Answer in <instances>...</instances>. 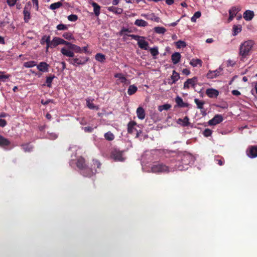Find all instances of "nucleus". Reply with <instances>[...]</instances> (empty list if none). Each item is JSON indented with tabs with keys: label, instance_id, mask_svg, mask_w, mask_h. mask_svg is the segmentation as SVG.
Here are the masks:
<instances>
[{
	"label": "nucleus",
	"instance_id": "f257e3e1",
	"mask_svg": "<svg viewBox=\"0 0 257 257\" xmlns=\"http://www.w3.org/2000/svg\"><path fill=\"white\" fill-rule=\"evenodd\" d=\"M254 42L252 40H248L242 43L239 47V54L241 57V59L246 58L251 53Z\"/></svg>",
	"mask_w": 257,
	"mask_h": 257
},
{
	"label": "nucleus",
	"instance_id": "f03ea898",
	"mask_svg": "<svg viewBox=\"0 0 257 257\" xmlns=\"http://www.w3.org/2000/svg\"><path fill=\"white\" fill-rule=\"evenodd\" d=\"M60 51L64 56L74 57L75 56L74 53H82V49L79 46L71 43L69 47H63Z\"/></svg>",
	"mask_w": 257,
	"mask_h": 257
},
{
	"label": "nucleus",
	"instance_id": "7ed1b4c3",
	"mask_svg": "<svg viewBox=\"0 0 257 257\" xmlns=\"http://www.w3.org/2000/svg\"><path fill=\"white\" fill-rule=\"evenodd\" d=\"M69 58L68 59H67V61L74 66L84 65L89 59L87 57L81 56Z\"/></svg>",
	"mask_w": 257,
	"mask_h": 257
},
{
	"label": "nucleus",
	"instance_id": "20e7f679",
	"mask_svg": "<svg viewBox=\"0 0 257 257\" xmlns=\"http://www.w3.org/2000/svg\"><path fill=\"white\" fill-rule=\"evenodd\" d=\"M127 36L137 41L138 45L141 49L145 50H147L148 49L149 43L145 40V37L134 34H131Z\"/></svg>",
	"mask_w": 257,
	"mask_h": 257
},
{
	"label": "nucleus",
	"instance_id": "39448f33",
	"mask_svg": "<svg viewBox=\"0 0 257 257\" xmlns=\"http://www.w3.org/2000/svg\"><path fill=\"white\" fill-rule=\"evenodd\" d=\"M151 171L154 173H168L169 168L168 166L162 163H158L152 165Z\"/></svg>",
	"mask_w": 257,
	"mask_h": 257
},
{
	"label": "nucleus",
	"instance_id": "423d86ee",
	"mask_svg": "<svg viewBox=\"0 0 257 257\" xmlns=\"http://www.w3.org/2000/svg\"><path fill=\"white\" fill-rule=\"evenodd\" d=\"M101 164L97 160L93 159L90 168H88V174L84 175L86 177H91L97 172V169L100 168Z\"/></svg>",
	"mask_w": 257,
	"mask_h": 257
},
{
	"label": "nucleus",
	"instance_id": "0eeeda50",
	"mask_svg": "<svg viewBox=\"0 0 257 257\" xmlns=\"http://www.w3.org/2000/svg\"><path fill=\"white\" fill-rule=\"evenodd\" d=\"M76 166L80 170H81L83 176L88 174V168L87 167L85 163V159L83 158L80 157L77 159Z\"/></svg>",
	"mask_w": 257,
	"mask_h": 257
},
{
	"label": "nucleus",
	"instance_id": "6e6552de",
	"mask_svg": "<svg viewBox=\"0 0 257 257\" xmlns=\"http://www.w3.org/2000/svg\"><path fill=\"white\" fill-rule=\"evenodd\" d=\"M123 151H120L119 150L114 149L113 150L110 154L111 158L115 161L122 162L124 159L122 157Z\"/></svg>",
	"mask_w": 257,
	"mask_h": 257
},
{
	"label": "nucleus",
	"instance_id": "1a4fd4ad",
	"mask_svg": "<svg viewBox=\"0 0 257 257\" xmlns=\"http://www.w3.org/2000/svg\"><path fill=\"white\" fill-rule=\"evenodd\" d=\"M31 8V4L30 2L26 4L23 10L24 20L25 23H28L31 19V13L30 9Z\"/></svg>",
	"mask_w": 257,
	"mask_h": 257
},
{
	"label": "nucleus",
	"instance_id": "9d476101",
	"mask_svg": "<svg viewBox=\"0 0 257 257\" xmlns=\"http://www.w3.org/2000/svg\"><path fill=\"white\" fill-rule=\"evenodd\" d=\"M198 81V78L196 77H194L192 78L188 79L184 83V89H189L190 86L195 88Z\"/></svg>",
	"mask_w": 257,
	"mask_h": 257
},
{
	"label": "nucleus",
	"instance_id": "9b49d317",
	"mask_svg": "<svg viewBox=\"0 0 257 257\" xmlns=\"http://www.w3.org/2000/svg\"><path fill=\"white\" fill-rule=\"evenodd\" d=\"M247 155L251 158H254L257 157V146H249L246 150Z\"/></svg>",
	"mask_w": 257,
	"mask_h": 257
},
{
	"label": "nucleus",
	"instance_id": "f8f14e48",
	"mask_svg": "<svg viewBox=\"0 0 257 257\" xmlns=\"http://www.w3.org/2000/svg\"><path fill=\"white\" fill-rule=\"evenodd\" d=\"M137 124L136 122L133 121H131L127 124V133L128 134H134L135 132H137L136 138L139 137V132L135 128V126Z\"/></svg>",
	"mask_w": 257,
	"mask_h": 257
},
{
	"label": "nucleus",
	"instance_id": "ddd939ff",
	"mask_svg": "<svg viewBox=\"0 0 257 257\" xmlns=\"http://www.w3.org/2000/svg\"><path fill=\"white\" fill-rule=\"evenodd\" d=\"M223 120V117L221 115L216 114L211 119L208 121L210 125H215L220 123Z\"/></svg>",
	"mask_w": 257,
	"mask_h": 257
},
{
	"label": "nucleus",
	"instance_id": "4468645a",
	"mask_svg": "<svg viewBox=\"0 0 257 257\" xmlns=\"http://www.w3.org/2000/svg\"><path fill=\"white\" fill-rule=\"evenodd\" d=\"M49 67V64L45 62H41L39 64L37 65L38 70L42 72H48Z\"/></svg>",
	"mask_w": 257,
	"mask_h": 257
},
{
	"label": "nucleus",
	"instance_id": "2eb2a0df",
	"mask_svg": "<svg viewBox=\"0 0 257 257\" xmlns=\"http://www.w3.org/2000/svg\"><path fill=\"white\" fill-rule=\"evenodd\" d=\"M205 93L209 98H216L219 95V91L212 88L207 89Z\"/></svg>",
	"mask_w": 257,
	"mask_h": 257
},
{
	"label": "nucleus",
	"instance_id": "dca6fc26",
	"mask_svg": "<svg viewBox=\"0 0 257 257\" xmlns=\"http://www.w3.org/2000/svg\"><path fill=\"white\" fill-rule=\"evenodd\" d=\"M40 43L42 45H44L45 43H46V52L48 51L49 48L51 47V46L50 36L46 35L43 36L41 40Z\"/></svg>",
	"mask_w": 257,
	"mask_h": 257
},
{
	"label": "nucleus",
	"instance_id": "f3484780",
	"mask_svg": "<svg viewBox=\"0 0 257 257\" xmlns=\"http://www.w3.org/2000/svg\"><path fill=\"white\" fill-rule=\"evenodd\" d=\"M222 70V68H219L215 71H209L207 74V78L212 79L217 77L220 74V72Z\"/></svg>",
	"mask_w": 257,
	"mask_h": 257
},
{
	"label": "nucleus",
	"instance_id": "a211bd4d",
	"mask_svg": "<svg viewBox=\"0 0 257 257\" xmlns=\"http://www.w3.org/2000/svg\"><path fill=\"white\" fill-rule=\"evenodd\" d=\"M254 16L252 11L246 10L243 14V18L246 21H251Z\"/></svg>",
	"mask_w": 257,
	"mask_h": 257
},
{
	"label": "nucleus",
	"instance_id": "6ab92c4d",
	"mask_svg": "<svg viewBox=\"0 0 257 257\" xmlns=\"http://www.w3.org/2000/svg\"><path fill=\"white\" fill-rule=\"evenodd\" d=\"M175 102L177 105L180 107H187L189 106V104L184 102L182 98L179 96H177L176 97Z\"/></svg>",
	"mask_w": 257,
	"mask_h": 257
},
{
	"label": "nucleus",
	"instance_id": "aec40b11",
	"mask_svg": "<svg viewBox=\"0 0 257 257\" xmlns=\"http://www.w3.org/2000/svg\"><path fill=\"white\" fill-rule=\"evenodd\" d=\"M137 115L140 119H144L145 117V112L142 107H139L137 109Z\"/></svg>",
	"mask_w": 257,
	"mask_h": 257
},
{
	"label": "nucleus",
	"instance_id": "412c9836",
	"mask_svg": "<svg viewBox=\"0 0 257 257\" xmlns=\"http://www.w3.org/2000/svg\"><path fill=\"white\" fill-rule=\"evenodd\" d=\"M11 144V142L7 139L0 135V147H6Z\"/></svg>",
	"mask_w": 257,
	"mask_h": 257
},
{
	"label": "nucleus",
	"instance_id": "4be33fe9",
	"mask_svg": "<svg viewBox=\"0 0 257 257\" xmlns=\"http://www.w3.org/2000/svg\"><path fill=\"white\" fill-rule=\"evenodd\" d=\"M181 55L179 52H175L171 56V60L174 64H177L180 60Z\"/></svg>",
	"mask_w": 257,
	"mask_h": 257
},
{
	"label": "nucleus",
	"instance_id": "5701e85b",
	"mask_svg": "<svg viewBox=\"0 0 257 257\" xmlns=\"http://www.w3.org/2000/svg\"><path fill=\"white\" fill-rule=\"evenodd\" d=\"M192 160V156L189 154L183 155L182 158V163L184 165H188Z\"/></svg>",
	"mask_w": 257,
	"mask_h": 257
},
{
	"label": "nucleus",
	"instance_id": "b1692460",
	"mask_svg": "<svg viewBox=\"0 0 257 257\" xmlns=\"http://www.w3.org/2000/svg\"><path fill=\"white\" fill-rule=\"evenodd\" d=\"M93 100V99L91 100L90 98H87L86 99L87 106L90 109L98 110L99 109L98 106L95 105L94 103H93L92 102Z\"/></svg>",
	"mask_w": 257,
	"mask_h": 257
},
{
	"label": "nucleus",
	"instance_id": "393cba45",
	"mask_svg": "<svg viewBox=\"0 0 257 257\" xmlns=\"http://www.w3.org/2000/svg\"><path fill=\"white\" fill-rule=\"evenodd\" d=\"M107 10L109 12H112L114 14H120L122 13L123 10L121 8L115 7L113 6L108 7Z\"/></svg>",
	"mask_w": 257,
	"mask_h": 257
},
{
	"label": "nucleus",
	"instance_id": "a878e982",
	"mask_svg": "<svg viewBox=\"0 0 257 257\" xmlns=\"http://www.w3.org/2000/svg\"><path fill=\"white\" fill-rule=\"evenodd\" d=\"M21 147L25 152H31L33 149V147L29 143L22 144Z\"/></svg>",
	"mask_w": 257,
	"mask_h": 257
},
{
	"label": "nucleus",
	"instance_id": "bb28decb",
	"mask_svg": "<svg viewBox=\"0 0 257 257\" xmlns=\"http://www.w3.org/2000/svg\"><path fill=\"white\" fill-rule=\"evenodd\" d=\"M202 61L199 59H192L190 62V64L193 67H196L199 65L200 67L202 66Z\"/></svg>",
	"mask_w": 257,
	"mask_h": 257
},
{
	"label": "nucleus",
	"instance_id": "cd10ccee",
	"mask_svg": "<svg viewBox=\"0 0 257 257\" xmlns=\"http://www.w3.org/2000/svg\"><path fill=\"white\" fill-rule=\"evenodd\" d=\"M189 119L188 116H185L183 119L179 118L178 119V123H180V122H182V125L183 126H187L190 124Z\"/></svg>",
	"mask_w": 257,
	"mask_h": 257
},
{
	"label": "nucleus",
	"instance_id": "c85d7f7f",
	"mask_svg": "<svg viewBox=\"0 0 257 257\" xmlns=\"http://www.w3.org/2000/svg\"><path fill=\"white\" fill-rule=\"evenodd\" d=\"M91 5L93 7V11L95 16H98L100 14V7L95 2H93Z\"/></svg>",
	"mask_w": 257,
	"mask_h": 257
},
{
	"label": "nucleus",
	"instance_id": "c756f323",
	"mask_svg": "<svg viewBox=\"0 0 257 257\" xmlns=\"http://www.w3.org/2000/svg\"><path fill=\"white\" fill-rule=\"evenodd\" d=\"M61 38L55 37L51 41V48H55L59 45H60Z\"/></svg>",
	"mask_w": 257,
	"mask_h": 257
},
{
	"label": "nucleus",
	"instance_id": "7c9ffc66",
	"mask_svg": "<svg viewBox=\"0 0 257 257\" xmlns=\"http://www.w3.org/2000/svg\"><path fill=\"white\" fill-rule=\"evenodd\" d=\"M134 24L139 27H146L148 25V22L142 19L136 20Z\"/></svg>",
	"mask_w": 257,
	"mask_h": 257
},
{
	"label": "nucleus",
	"instance_id": "2f4dec72",
	"mask_svg": "<svg viewBox=\"0 0 257 257\" xmlns=\"http://www.w3.org/2000/svg\"><path fill=\"white\" fill-rule=\"evenodd\" d=\"M138 90V88L135 85H131L129 86L127 89V93L130 95H132L135 94Z\"/></svg>",
	"mask_w": 257,
	"mask_h": 257
},
{
	"label": "nucleus",
	"instance_id": "473e14b6",
	"mask_svg": "<svg viewBox=\"0 0 257 257\" xmlns=\"http://www.w3.org/2000/svg\"><path fill=\"white\" fill-rule=\"evenodd\" d=\"M64 0H61L60 2L52 4L50 6V9L54 10L60 8L63 5L62 2Z\"/></svg>",
	"mask_w": 257,
	"mask_h": 257
},
{
	"label": "nucleus",
	"instance_id": "72a5a7b5",
	"mask_svg": "<svg viewBox=\"0 0 257 257\" xmlns=\"http://www.w3.org/2000/svg\"><path fill=\"white\" fill-rule=\"evenodd\" d=\"M55 78V76L54 75H50L49 76L47 77L46 80V83L47 87L51 88L52 87V83L54 79Z\"/></svg>",
	"mask_w": 257,
	"mask_h": 257
},
{
	"label": "nucleus",
	"instance_id": "f704fd0d",
	"mask_svg": "<svg viewBox=\"0 0 257 257\" xmlns=\"http://www.w3.org/2000/svg\"><path fill=\"white\" fill-rule=\"evenodd\" d=\"M171 77V80H172L171 84H173L176 83V82L178 80V79L180 78V75L178 73L174 70Z\"/></svg>",
	"mask_w": 257,
	"mask_h": 257
},
{
	"label": "nucleus",
	"instance_id": "c9c22d12",
	"mask_svg": "<svg viewBox=\"0 0 257 257\" xmlns=\"http://www.w3.org/2000/svg\"><path fill=\"white\" fill-rule=\"evenodd\" d=\"M154 30L155 33L159 34H164L166 32V29L162 27H156Z\"/></svg>",
	"mask_w": 257,
	"mask_h": 257
},
{
	"label": "nucleus",
	"instance_id": "e433bc0d",
	"mask_svg": "<svg viewBox=\"0 0 257 257\" xmlns=\"http://www.w3.org/2000/svg\"><path fill=\"white\" fill-rule=\"evenodd\" d=\"M95 59L100 62H104L105 60V56L101 53H97L95 55Z\"/></svg>",
	"mask_w": 257,
	"mask_h": 257
},
{
	"label": "nucleus",
	"instance_id": "4c0bfd02",
	"mask_svg": "<svg viewBox=\"0 0 257 257\" xmlns=\"http://www.w3.org/2000/svg\"><path fill=\"white\" fill-rule=\"evenodd\" d=\"M104 137L106 140L109 141H111L114 139V135L110 132H108L105 133Z\"/></svg>",
	"mask_w": 257,
	"mask_h": 257
},
{
	"label": "nucleus",
	"instance_id": "58836bf2",
	"mask_svg": "<svg viewBox=\"0 0 257 257\" xmlns=\"http://www.w3.org/2000/svg\"><path fill=\"white\" fill-rule=\"evenodd\" d=\"M35 66H37V63L34 61H30L24 63V66L26 68H32Z\"/></svg>",
	"mask_w": 257,
	"mask_h": 257
},
{
	"label": "nucleus",
	"instance_id": "ea45409f",
	"mask_svg": "<svg viewBox=\"0 0 257 257\" xmlns=\"http://www.w3.org/2000/svg\"><path fill=\"white\" fill-rule=\"evenodd\" d=\"M10 75L5 74L4 72H0V81L6 82L10 78Z\"/></svg>",
	"mask_w": 257,
	"mask_h": 257
},
{
	"label": "nucleus",
	"instance_id": "a19ab883",
	"mask_svg": "<svg viewBox=\"0 0 257 257\" xmlns=\"http://www.w3.org/2000/svg\"><path fill=\"white\" fill-rule=\"evenodd\" d=\"M194 102L197 105V107L198 109H201L203 108V105L204 104V101L199 100L197 98H195Z\"/></svg>",
	"mask_w": 257,
	"mask_h": 257
},
{
	"label": "nucleus",
	"instance_id": "79ce46f5",
	"mask_svg": "<svg viewBox=\"0 0 257 257\" xmlns=\"http://www.w3.org/2000/svg\"><path fill=\"white\" fill-rule=\"evenodd\" d=\"M241 26L240 25L236 26L234 25L233 27V36H236L241 31Z\"/></svg>",
	"mask_w": 257,
	"mask_h": 257
},
{
	"label": "nucleus",
	"instance_id": "37998d69",
	"mask_svg": "<svg viewBox=\"0 0 257 257\" xmlns=\"http://www.w3.org/2000/svg\"><path fill=\"white\" fill-rule=\"evenodd\" d=\"M171 107V105L169 104H165L162 105H160L158 107V110L160 111H162L163 110H167Z\"/></svg>",
	"mask_w": 257,
	"mask_h": 257
},
{
	"label": "nucleus",
	"instance_id": "c03bdc74",
	"mask_svg": "<svg viewBox=\"0 0 257 257\" xmlns=\"http://www.w3.org/2000/svg\"><path fill=\"white\" fill-rule=\"evenodd\" d=\"M63 37L68 40L74 39V37L72 34L70 32H65L63 34Z\"/></svg>",
	"mask_w": 257,
	"mask_h": 257
},
{
	"label": "nucleus",
	"instance_id": "a18cd8bd",
	"mask_svg": "<svg viewBox=\"0 0 257 257\" xmlns=\"http://www.w3.org/2000/svg\"><path fill=\"white\" fill-rule=\"evenodd\" d=\"M177 48H184L186 46V44L184 41L179 40L175 43Z\"/></svg>",
	"mask_w": 257,
	"mask_h": 257
},
{
	"label": "nucleus",
	"instance_id": "49530a36",
	"mask_svg": "<svg viewBox=\"0 0 257 257\" xmlns=\"http://www.w3.org/2000/svg\"><path fill=\"white\" fill-rule=\"evenodd\" d=\"M201 14L199 11L195 12L193 16L191 18V20L192 22H195L197 18H199L201 17Z\"/></svg>",
	"mask_w": 257,
	"mask_h": 257
},
{
	"label": "nucleus",
	"instance_id": "de8ad7c7",
	"mask_svg": "<svg viewBox=\"0 0 257 257\" xmlns=\"http://www.w3.org/2000/svg\"><path fill=\"white\" fill-rule=\"evenodd\" d=\"M240 11V9L238 7H233L229 11V13L232 14L236 16V14Z\"/></svg>",
	"mask_w": 257,
	"mask_h": 257
},
{
	"label": "nucleus",
	"instance_id": "09e8293b",
	"mask_svg": "<svg viewBox=\"0 0 257 257\" xmlns=\"http://www.w3.org/2000/svg\"><path fill=\"white\" fill-rule=\"evenodd\" d=\"M150 53L153 57H155L158 55L159 52L157 47L151 48L150 50Z\"/></svg>",
	"mask_w": 257,
	"mask_h": 257
},
{
	"label": "nucleus",
	"instance_id": "8fccbe9b",
	"mask_svg": "<svg viewBox=\"0 0 257 257\" xmlns=\"http://www.w3.org/2000/svg\"><path fill=\"white\" fill-rule=\"evenodd\" d=\"M212 133V130L209 128H205L203 132V135L205 137H208L211 135Z\"/></svg>",
	"mask_w": 257,
	"mask_h": 257
},
{
	"label": "nucleus",
	"instance_id": "3c124183",
	"mask_svg": "<svg viewBox=\"0 0 257 257\" xmlns=\"http://www.w3.org/2000/svg\"><path fill=\"white\" fill-rule=\"evenodd\" d=\"M68 20L71 22H75L78 20V16L76 15L71 14L68 17Z\"/></svg>",
	"mask_w": 257,
	"mask_h": 257
},
{
	"label": "nucleus",
	"instance_id": "603ef678",
	"mask_svg": "<svg viewBox=\"0 0 257 257\" xmlns=\"http://www.w3.org/2000/svg\"><path fill=\"white\" fill-rule=\"evenodd\" d=\"M57 29L58 30H65L68 29V27L66 25H65L64 24H59L58 25H57Z\"/></svg>",
	"mask_w": 257,
	"mask_h": 257
},
{
	"label": "nucleus",
	"instance_id": "864d4df0",
	"mask_svg": "<svg viewBox=\"0 0 257 257\" xmlns=\"http://www.w3.org/2000/svg\"><path fill=\"white\" fill-rule=\"evenodd\" d=\"M131 31L127 28H123L120 31V35H127L125 32H131Z\"/></svg>",
	"mask_w": 257,
	"mask_h": 257
},
{
	"label": "nucleus",
	"instance_id": "5fc2aeb1",
	"mask_svg": "<svg viewBox=\"0 0 257 257\" xmlns=\"http://www.w3.org/2000/svg\"><path fill=\"white\" fill-rule=\"evenodd\" d=\"M71 44V43L67 42L66 41H65L63 39L61 38L60 44L65 45L66 46L65 47H69L70 46Z\"/></svg>",
	"mask_w": 257,
	"mask_h": 257
},
{
	"label": "nucleus",
	"instance_id": "6e6d98bb",
	"mask_svg": "<svg viewBox=\"0 0 257 257\" xmlns=\"http://www.w3.org/2000/svg\"><path fill=\"white\" fill-rule=\"evenodd\" d=\"M115 77H118L120 79L122 83H125L126 81V78L124 76H122L121 74H117L115 75Z\"/></svg>",
	"mask_w": 257,
	"mask_h": 257
},
{
	"label": "nucleus",
	"instance_id": "4d7b16f0",
	"mask_svg": "<svg viewBox=\"0 0 257 257\" xmlns=\"http://www.w3.org/2000/svg\"><path fill=\"white\" fill-rule=\"evenodd\" d=\"M33 6H35L36 10L38 11L39 10V1L38 0H32Z\"/></svg>",
	"mask_w": 257,
	"mask_h": 257
},
{
	"label": "nucleus",
	"instance_id": "13d9d810",
	"mask_svg": "<svg viewBox=\"0 0 257 257\" xmlns=\"http://www.w3.org/2000/svg\"><path fill=\"white\" fill-rule=\"evenodd\" d=\"M7 124V122L5 119L0 118V127H4Z\"/></svg>",
	"mask_w": 257,
	"mask_h": 257
},
{
	"label": "nucleus",
	"instance_id": "bf43d9fd",
	"mask_svg": "<svg viewBox=\"0 0 257 257\" xmlns=\"http://www.w3.org/2000/svg\"><path fill=\"white\" fill-rule=\"evenodd\" d=\"M93 128L90 126H85L84 127V131L85 132L91 133Z\"/></svg>",
	"mask_w": 257,
	"mask_h": 257
},
{
	"label": "nucleus",
	"instance_id": "052dcab7",
	"mask_svg": "<svg viewBox=\"0 0 257 257\" xmlns=\"http://www.w3.org/2000/svg\"><path fill=\"white\" fill-rule=\"evenodd\" d=\"M231 93L233 95H235V96H239L241 94L240 92L237 90H232Z\"/></svg>",
	"mask_w": 257,
	"mask_h": 257
},
{
	"label": "nucleus",
	"instance_id": "680f3d73",
	"mask_svg": "<svg viewBox=\"0 0 257 257\" xmlns=\"http://www.w3.org/2000/svg\"><path fill=\"white\" fill-rule=\"evenodd\" d=\"M182 73L185 75H188L190 74V70L187 69H184L182 70Z\"/></svg>",
	"mask_w": 257,
	"mask_h": 257
},
{
	"label": "nucleus",
	"instance_id": "e2e57ef3",
	"mask_svg": "<svg viewBox=\"0 0 257 257\" xmlns=\"http://www.w3.org/2000/svg\"><path fill=\"white\" fill-rule=\"evenodd\" d=\"M229 18L228 19V21L229 22H231L233 20V18L234 17V16L235 15H233L232 14H230V13H229Z\"/></svg>",
	"mask_w": 257,
	"mask_h": 257
},
{
	"label": "nucleus",
	"instance_id": "0e129e2a",
	"mask_svg": "<svg viewBox=\"0 0 257 257\" xmlns=\"http://www.w3.org/2000/svg\"><path fill=\"white\" fill-rule=\"evenodd\" d=\"M174 2V0H166V3L168 5H172Z\"/></svg>",
	"mask_w": 257,
	"mask_h": 257
},
{
	"label": "nucleus",
	"instance_id": "69168bd1",
	"mask_svg": "<svg viewBox=\"0 0 257 257\" xmlns=\"http://www.w3.org/2000/svg\"><path fill=\"white\" fill-rule=\"evenodd\" d=\"M51 101V100H46V101H44V100H41V103L44 104V105H47V104H48Z\"/></svg>",
	"mask_w": 257,
	"mask_h": 257
},
{
	"label": "nucleus",
	"instance_id": "338daca9",
	"mask_svg": "<svg viewBox=\"0 0 257 257\" xmlns=\"http://www.w3.org/2000/svg\"><path fill=\"white\" fill-rule=\"evenodd\" d=\"M9 115L5 112H2L0 113V118L6 117Z\"/></svg>",
	"mask_w": 257,
	"mask_h": 257
},
{
	"label": "nucleus",
	"instance_id": "774afa93",
	"mask_svg": "<svg viewBox=\"0 0 257 257\" xmlns=\"http://www.w3.org/2000/svg\"><path fill=\"white\" fill-rule=\"evenodd\" d=\"M216 161L218 162V164L219 166H222L224 164V161H223L221 159L217 160Z\"/></svg>",
	"mask_w": 257,
	"mask_h": 257
}]
</instances>
